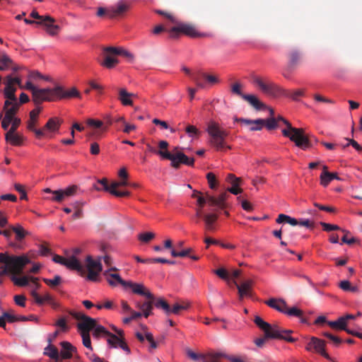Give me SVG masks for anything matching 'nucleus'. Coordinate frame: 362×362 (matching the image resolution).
<instances>
[{"label": "nucleus", "mask_w": 362, "mask_h": 362, "mask_svg": "<svg viewBox=\"0 0 362 362\" xmlns=\"http://www.w3.org/2000/svg\"><path fill=\"white\" fill-rule=\"evenodd\" d=\"M0 262L4 264L0 267V276L8 272L12 274H21L24 267L30 262V258L25 255L15 256L8 255L6 253L0 254Z\"/></svg>", "instance_id": "obj_1"}, {"label": "nucleus", "mask_w": 362, "mask_h": 362, "mask_svg": "<svg viewBox=\"0 0 362 362\" xmlns=\"http://www.w3.org/2000/svg\"><path fill=\"white\" fill-rule=\"evenodd\" d=\"M206 132L211 137V145L216 150L230 148V146H228L226 143V139L228 136V132L221 128L217 122L214 119L209 120L206 124Z\"/></svg>", "instance_id": "obj_2"}, {"label": "nucleus", "mask_w": 362, "mask_h": 362, "mask_svg": "<svg viewBox=\"0 0 362 362\" xmlns=\"http://www.w3.org/2000/svg\"><path fill=\"white\" fill-rule=\"evenodd\" d=\"M254 322L264 332L267 339H282L290 342L296 341L294 338L289 336L292 332L291 330L281 329L276 325H270L259 316L255 317Z\"/></svg>", "instance_id": "obj_3"}, {"label": "nucleus", "mask_w": 362, "mask_h": 362, "mask_svg": "<svg viewBox=\"0 0 362 362\" xmlns=\"http://www.w3.org/2000/svg\"><path fill=\"white\" fill-rule=\"evenodd\" d=\"M284 123L287 126L286 129H282L284 136L289 138L296 146L303 150H306L311 146L308 136L305 134L303 128L293 127L287 120H284Z\"/></svg>", "instance_id": "obj_4"}, {"label": "nucleus", "mask_w": 362, "mask_h": 362, "mask_svg": "<svg viewBox=\"0 0 362 362\" xmlns=\"http://www.w3.org/2000/svg\"><path fill=\"white\" fill-rule=\"evenodd\" d=\"M102 259L107 266H110L112 264V258L109 255L100 257L98 259H93L90 255L86 257V267L88 272L86 276L87 280L93 282L99 281V275L103 269L100 262Z\"/></svg>", "instance_id": "obj_5"}, {"label": "nucleus", "mask_w": 362, "mask_h": 362, "mask_svg": "<svg viewBox=\"0 0 362 362\" xmlns=\"http://www.w3.org/2000/svg\"><path fill=\"white\" fill-rule=\"evenodd\" d=\"M252 83L257 86L263 93L268 96L279 98L283 95H287L284 89L269 80H264L260 77L255 76L252 79Z\"/></svg>", "instance_id": "obj_6"}, {"label": "nucleus", "mask_w": 362, "mask_h": 362, "mask_svg": "<svg viewBox=\"0 0 362 362\" xmlns=\"http://www.w3.org/2000/svg\"><path fill=\"white\" fill-rule=\"evenodd\" d=\"M19 105L4 106V111L5 115L3 117L2 114H0V119H1V127L4 129H8L9 125H11L8 130H13L16 132L17 128L21 123L20 118L16 116V114L18 110Z\"/></svg>", "instance_id": "obj_7"}, {"label": "nucleus", "mask_w": 362, "mask_h": 362, "mask_svg": "<svg viewBox=\"0 0 362 362\" xmlns=\"http://www.w3.org/2000/svg\"><path fill=\"white\" fill-rule=\"evenodd\" d=\"M32 93L33 101L38 105L42 102H52L58 100L57 86L50 88H40L38 87H29Z\"/></svg>", "instance_id": "obj_8"}, {"label": "nucleus", "mask_w": 362, "mask_h": 362, "mask_svg": "<svg viewBox=\"0 0 362 362\" xmlns=\"http://www.w3.org/2000/svg\"><path fill=\"white\" fill-rule=\"evenodd\" d=\"M62 124V120L60 118L51 117L42 129L35 131V136L38 139H52L55 134L59 133Z\"/></svg>", "instance_id": "obj_9"}, {"label": "nucleus", "mask_w": 362, "mask_h": 362, "mask_svg": "<svg viewBox=\"0 0 362 362\" xmlns=\"http://www.w3.org/2000/svg\"><path fill=\"white\" fill-rule=\"evenodd\" d=\"M158 154L164 159H168L171 162L172 167L177 168L180 164H185L189 166L194 165V160L193 158L187 156L182 152H175L170 153L168 151H158Z\"/></svg>", "instance_id": "obj_10"}, {"label": "nucleus", "mask_w": 362, "mask_h": 362, "mask_svg": "<svg viewBox=\"0 0 362 362\" xmlns=\"http://www.w3.org/2000/svg\"><path fill=\"white\" fill-rule=\"evenodd\" d=\"M107 343L110 349L120 348L127 355L131 354V350L125 341L124 333L122 329H115V334L110 333L107 337Z\"/></svg>", "instance_id": "obj_11"}, {"label": "nucleus", "mask_w": 362, "mask_h": 362, "mask_svg": "<svg viewBox=\"0 0 362 362\" xmlns=\"http://www.w3.org/2000/svg\"><path fill=\"white\" fill-rule=\"evenodd\" d=\"M5 88L4 90V95L6 98L4 102V105L6 107L10 105H19L17 98L16 96V84L13 83L12 81V75H7L5 78Z\"/></svg>", "instance_id": "obj_12"}, {"label": "nucleus", "mask_w": 362, "mask_h": 362, "mask_svg": "<svg viewBox=\"0 0 362 362\" xmlns=\"http://www.w3.org/2000/svg\"><path fill=\"white\" fill-rule=\"evenodd\" d=\"M71 315L79 322L77 325L78 329L81 333H89L95 325V320L91 318L81 312H72Z\"/></svg>", "instance_id": "obj_13"}, {"label": "nucleus", "mask_w": 362, "mask_h": 362, "mask_svg": "<svg viewBox=\"0 0 362 362\" xmlns=\"http://www.w3.org/2000/svg\"><path fill=\"white\" fill-rule=\"evenodd\" d=\"M78 191V187L76 185H71L64 189L54 190L52 200L57 202H62L68 198L76 195Z\"/></svg>", "instance_id": "obj_14"}, {"label": "nucleus", "mask_w": 362, "mask_h": 362, "mask_svg": "<svg viewBox=\"0 0 362 362\" xmlns=\"http://www.w3.org/2000/svg\"><path fill=\"white\" fill-rule=\"evenodd\" d=\"M124 287L129 288L132 289L134 293L145 296L150 300H153L154 298L153 295L151 293V291L142 284L126 281Z\"/></svg>", "instance_id": "obj_15"}, {"label": "nucleus", "mask_w": 362, "mask_h": 362, "mask_svg": "<svg viewBox=\"0 0 362 362\" xmlns=\"http://www.w3.org/2000/svg\"><path fill=\"white\" fill-rule=\"evenodd\" d=\"M325 341L313 337L310 339V342L306 346V350L310 351L312 349H314L315 352L320 354L323 357L326 358L327 359L331 360V358L329 357V356L325 349Z\"/></svg>", "instance_id": "obj_16"}, {"label": "nucleus", "mask_w": 362, "mask_h": 362, "mask_svg": "<svg viewBox=\"0 0 362 362\" xmlns=\"http://www.w3.org/2000/svg\"><path fill=\"white\" fill-rule=\"evenodd\" d=\"M42 80L45 81H51L52 78L48 76L42 75L37 71H30L27 76V81L25 83V90L30 91V88L29 87H37L35 83Z\"/></svg>", "instance_id": "obj_17"}, {"label": "nucleus", "mask_w": 362, "mask_h": 362, "mask_svg": "<svg viewBox=\"0 0 362 362\" xmlns=\"http://www.w3.org/2000/svg\"><path fill=\"white\" fill-rule=\"evenodd\" d=\"M170 32H180L192 37L207 36L206 34L199 33L193 25L185 23H181L172 28Z\"/></svg>", "instance_id": "obj_18"}, {"label": "nucleus", "mask_w": 362, "mask_h": 362, "mask_svg": "<svg viewBox=\"0 0 362 362\" xmlns=\"http://www.w3.org/2000/svg\"><path fill=\"white\" fill-rule=\"evenodd\" d=\"M63 265L70 270L77 271L81 276L85 274L82 264L74 255L65 257Z\"/></svg>", "instance_id": "obj_19"}, {"label": "nucleus", "mask_w": 362, "mask_h": 362, "mask_svg": "<svg viewBox=\"0 0 362 362\" xmlns=\"http://www.w3.org/2000/svg\"><path fill=\"white\" fill-rule=\"evenodd\" d=\"M116 270H117V268L111 267L110 269L105 270L103 275L110 286H116L120 284L124 286L126 281H124L119 274L113 272Z\"/></svg>", "instance_id": "obj_20"}, {"label": "nucleus", "mask_w": 362, "mask_h": 362, "mask_svg": "<svg viewBox=\"0 0 362 362\" xmlns=\"http://www.w3.org/2000/svg\"><path fill=\"white\" fill-rule=\"evenodd\" d=\"M57 95L58 100L81 98V94L76 87H72L69 90H64L63 87L60 86H57Z\"/></svg>", "instance_id": "obj_21"}, {"label": "nucleus", "mask_w": 362, "mask_h": 362, "mask_svg": "<svg viewBox=\"0 0 362 362\" xmlns=\"http://www.w3.org/2000/svg\"><path fill=\"white\" fill-rule=\"evenodd\" d=\"M129 8V4L124 0L119 1L115 6L110 7L107 10V14L110 18L119 15L125 12Z\"/></svg>", "instance_id": "obj_22"}, {"label": "nucleus", "mask_w": 362, "mask_h": 362, "mask_svg": "<svg viewBox=\"0 0 362 362\" xmlns=\"http://www.w3.org/2000/svg\"><path fill=\"white\" fill-rule=\"evenodd\" d=\"M40 111V107H37L31 110L29 115V119L27 122L28 129L33 132L35 134L36 130H40V129L36 128V126L38 122V116Z\"/></svg>", "instance_id": "obj_23"}, {"label": "nucleus", "mask_w": 362, "mask_h": 362, "mask_svg": "<svg viewBox=\"0 0 362 362\" xmlns=\"http://www.w3.org/2000/svg\"><path fill=\"white\" fill-rule=\"evenodd\" d=\"M218 215L214 213H206L203 215L205 230L210 232L214 231Z\"/></svg>", "instance_id": "obj_24"}, {"label": "nucleus", "mask_w": 362, "mask_h": 362, "mask_svg": "<svg viewBox=\"0 0 362 362\" xmlns=\"http://www.w3.org/2000/svg\"><path fill=\"white\" fill-rule=\"evenodd\" d=\"M17 274H13L11 276V280L13 282V284L18 286H27L29 282L33 283L37 287L38 286L37 284V279L33 276H23L18 277L16 276Z\"/></svg>", "instance_id": "obj_25"}, {"label": "nucleus", "mask_w": 362, "mask_h": 362, "mask_svg": "<svg viewBox=\"0 0 362 362\" xmlns=\"http://www.w3.org/2000/svg\"><path fill=\"white\" fill-rule=\"evenodd\" d=\"M226 180L232 185L231 187L228 188V192L235 195L242 192V189L239 187L241 182L240 177H237L233 174H229L226 177Z\"/></svg>", "instance_id": "obj_26"}, {"label": "nucleus", "mask_w": 362, "mask_h": 362, "mask_svg": "<svg viewBox=\"0 0 362 362\" xmlns=\"http://www.w3.org/2000/svg\"><path fill=\"white\" fill-rule=\"evenodd\" d=\"M62 349L59 354V358L62 359L71 358L73 353L76 351V348L69 341H62L60 343Z\"/></svg>", "instance_id": "obj_27"}, {"label": "nucleus", "mask_w": 362, "mask_h": 362, "mask_svg": "<svg viewBox=\"0 0 362 362\" xmlns=\"http://www.w3.org/2000/svg\"><path fill=\"white\" fill-rule=\"evenodd\" d=\"M54 19L49 16H45L44 21H40L46 27L47 32L51 35H55L59 30V26L54 24Z\"/></svg>", "instance_id": "obj_28"}, {"label": "nucleus", "mask_w": 362, "mask_h": 362, "mask_svg": "<svg viewBox=\"0 0 362 362\" xmlns=\"http://www.w3.org/2000/svg\"><path fill=\"white\" fill-rule=\"evenodd\" d=\"M153 300L145 301L143 303H136V307L141 310V316L147 318L152 314L153 309Z\"/></svg>", "instance_id": "obj_29"}, {"label": "nucleus", "mask_w": 362, "mask_h": 362, "mask_svg": "<svg viewBox=\"0 0 362 362\" xmlns=\"http://www.w3.org/2000/svg\"><path fill=\"white\" fill-rule=\"evenodd\" d=\"M320 184L323 187H327L333 180H340L337 173H329L328 171H322L320 176Z\"/></svg>", "instance_id": "obj_30"}, {"label": "nucleus", "mask_w": 362, "mask_h": 362, "mask_svg": "<svg viewBox=\"0 0 362 362\" xmlns=\"http://www.w3.org/2000/svg\"><path fill=\"white\" fill-rule=\"evenodd\" d=\"M52 339L48 338L49 344L44 349V354L50 358L58 361L59 360V354L56 347L52 345Z\"/></svg>", "instance_id": "obj_31"}, {"label": "nucleus", "mask_w": 362, "mask_h": 362, "mask_svg": "<svg viewBox=\"0 0 362 362\" xmlns=\"http://www.w3.org/2000/svg\"><path fill=\"white\" fill-rule=\"evenodd\" d=\"M31 295L34 299V301L38 305H42L44 303H52V297L48 293H45L42 296H40L36 291H32Z\"/></svg>", "instance_id": "obj_32"}, {"label": "nucleus", "mask_w": 362, "mask_h": 362, "mask_svg": "<svg viewBox=\"0 0 362 362\" xmlns=\"http://www.w3.org/2000/svg\"><path fill=\"white\" fill-rule=\"evenodd\" d=\"M267 304L269 307H271L284 314V312H285L286 306H287L286 301L282 299L276 300V299L272 298L267 302Z\"/></svg>", "instance_id": "obj_33"}, {"label": "nucleus", "mask_w": 362, "mask_h": 362, "mask_svg": "<svg viewBox=\"0 0 362 362\" xmlns=\"http://www.w3.org/2000/svg\"><path fill=\"white\" fill-rule=\"evenodd\" d=\"M243 99L248 102L254 108L257 110L265 107V105L262 103L255 95L245 94V95H243Z\"/></svg>", "instance_id": "obj_34"}, {"label": "nucleus", "mask_w": 362, "mask_h": 362, "mask_svg": "<svg viewBox=\"0 0 362 362\" xmlns=\"http://www.w3.org/2000/svg\"><path fill=\"white\" fill-rule=\"evenodd\" d=\"M252 280H247L243 282L240 285L236 284V286L238 289V293L240 297L242 298L245 296H248L250 295V290L252 285Z\"/></svg>", "instance_id": "obj_35"}, {"label": "nucleus", "mask_w": 362, "mask_h": 362, "mask_svg": "<svg viewBox=\"0 0 362 362\" xmlns=\"http://www.w3.org/2000/svg\"><path fill=\"white\" fill-rule=\"evenodd\" d=\"M134 95V94L127 92L124 88H122L119 91V99L123 105H132V97Z\"/></svg>", "instance_id": "obj_36"}, {"label": "nucleus", "mask_w": 362, "mask_h": 362, "mask_svg": "<svg viewBox=\"0 0 362 362\" xmlns=\"http://www.w3.org/2000/svg\"><path fill=\"white\" fill-rule=\"evenodd\" d=\"M6 141L11 145L18 146L21 143V139L19 135L13 130H8L5 135Z\"/></svg>", "instance_id": "obj_37"}, {"label": "nucleus", "mask_w": 362, "mask_h": 362, "mask_svg": "<svg viewBox=\"0 0 362 362\" xmlns=\"http://www.w3.org/2000/svg\"><path fill=\"white\" fill-rule=\"evenodd\" d=\"M13 64V62L8 55L5 53L0 54V71L8 70Z\"/></svg>", "instance_id": "obj_38"}, {"label": "nucleus", "mask_w": 362, "mask_h": 362, "mask_svg": "<svg viewBox=\"0 0 362 362\" xmlns=\"http://www.w3.org/2000/svg\"><path fill=\"white\" fill-rule=\"evenodd\" d=\"M93 330V335L95 337H100L102 336L108 337L111 332H110L105 327L97 325L96 322H95V325L92 329Z\"/></svg>", "instance_id": "obj_39"}, {"label": "nucleus", "mask_w": 362, "mask_h": 362, "mask_svg": "<svg viewBox=\"0 0 362 362\" xmlns=\"http://www.w3.org/2000/svg\"><path fill=\"white\" fill-rule=\"evenodd\" d=\"M276 221L278 223L286 222L293 226H297L298 224V221L297 219L284 214H279Z\"/></svg>", "instance_id": "obj_40"}, {"label": "nucleus", "mask_w": 362, "mask_h": 362, "mask_svg": "<svg viewBox=\"0 0 362 362\" xmlns=\"http://www.w3.org/2000/svg\"><path fill=\"white\" fill-rule=\"evenodd\" d=\"M189 306L190 303L189 302H183L181 304L175 303L173 305V308H170V314L179 315L182 310H187Z\"/></svg>", "instance_id": "obj_41"}, {"label": "nucleus", "mask_w": 362, "mask_h": 362, "mask_svg": "<svg viewBox=\"0 0 362 362\" xmlns=\"http://www.w3.org/2000/svg\"><path fill=\"white\" fill-rule=\"evenodd\" d=\"M228 194L226 192H223L218 197H215L214 202V206L220 209H223L226 204V200L227 199Z\"/></svg>", "instance_id": "obj_42"}, {"label": "nucleus", "mask_w": 362, "mask_h": 362, "mask_svg": "<svg viewBox=\"0 0 362 362\" xmlns=\"http://www.w3.org/2000/svg\"><path fill=\"white\" fill-rule=\"evenodd\" d=\"M327 324L332 328L340 330L346 329V324L344 323V319L341 318V317L335 321L327 322Z\"/></svg>", "instance_id": "obj_43"}, {"label": "nucleus", "mask_w": 362, "mask_h": 362, "mask_svg": "<svg viewBox=\"0 0 362 362\" xmlns=\"http://www.w3.org/2000/svg\"><path fill=\"white\" fill-rule=\"evenodd\" d=\"M284 314H286L288 316H293V317H297L300 318L303 317V312L302 310L298 308L296 306L292 307L291 308H288V306H286Z\"/></svg>", "instance_id": "obj_44"}, {"label": "nucleus", "mask_w": 362, "mask_h": 362, "mask_svg": "<svg viewBox=\"0 0 362 362\" xmlns=\"http://www.w3.org/2000/svg\"><path fill=\"white\" fill-rule=\"evenodd\" d=\"M118 63V61L116 58L110 57L109 55L105 56L104 61L101 63L102 66L107 68L112 69L115 64Z\"/></svg>", "instance_id": "obj_45"}, {"label": "nucleus", "mask_w": 362, "mask_h": 362, "mask_svg": "<svg viewBox=\"0 0 362 362\" xmlns=\"http://www.w3.org/2000/svg\"><path fill=\"white\" fill-rule=\"evenodd\" d=\"M265 119H257L253 121L252 124L249 127L250 131H259L264 127Z\"/></svg>", "instance_id": "obj_46"}, {"label": "nucleus", "mask_w": 362, "mask_h": 362, "mask_svg": "<svg viewBox=\"0 0 362 362\" xmlns=\"http://www.w3.org/2000/svg\"><path fill=\"white\" fill-rule=\"evenodd\" d=\"M155 238V233L153 232L142 233L138 235V239L142 243H148Z\"/></svg>", "instance_id": "obj_47"}, {"label": "nucleus", "mask_w": 362, "mask_h": 362, "mask_svg": "<svg viewBox=\"0 0 362 362\" xmlns=\"http://www.w3.org/2000/svg\"><path fill=\"white\" fill-rule=\"evenodd\" d=\"M155 306L158 308H161L167 315L170 314V308L169 305L163 299H158L155 303Z\"/></svg>", "instance_id": "obj_48"}, {"label": "nucleus", "mask_w": 362, "mask_h": 362, "mask_svg": "<svg viewBox=\"0 0 362 362\" xmlns=\"http://www.w3.org/2000/svg\"><path fill=\"white\" fill-rule=\"evenodd\" d=\"M93 188L97 191L104 189L109 192L110 186L107 185V180L102 179L98 180L97 183L93 185Z\"/></svg>", "instance_id": "obj_49"}, {"label": "nucleus", "mask_w": 362, "mask_h": 362, "mask_svg": "<svg viewBox=\"0 0 362 362\" xmlns=\"http://www.w3.org/2000/svg\"><path fill=\"white\" fill-rule=\"evenodd\" d=\"M192 249L189 247L181 250L180 252H176L174 249L171 250V255L174 257H183L189 255L192 252Z\"/></svg>", "instance_id": "obj_50"}, {"label": "nucleus", "mask_w": 362, "mask_h": 362, "mask_svg": "<svg viewBox=\"0 0 362 362\" xmlns=\"http://www.w3.org/2000/svg\"><path fill=\"white\" fill-rule=\"evenodd\" d=\"M12 230H13V232H15V233L16 234V239L18 240H21V239H23L25 235V230L23 228V227L20 225H17L16 226H13L12 227Z\"/></svg>", "instance_id": "obj_51"}, {"label": "nucleus", "mask_w": 362, "mask_h": 362, "mask_svg": "<svg viewBox=\"0 0 362 362\" xmlns=\"http://www.w3.org/2000/svg\"><path fill=\"white\" fill-rule=\"evenodd\" d=\"M44 282L51 287L56 286L61 283V277L56 275L53 279H44Z\"/></svg>", "instance_id": "obj_52"}, {"label": "nucleus", "mask_w": 362, "mask_h": 362, "mask_svg": "<svg viewBox=\"0 0 362 362\" xmlns=\"http://www.w3.org/2000/svg\"><path fill=\"white\" fill-rule=\"evenodd\" d=\"M82 339H83V344L84 346H86L89 350L92 351L93 348L91 346V341L89 333H81Z\"/></svg>", "instance_id": "obj_53"}, {"label": "nucleus", "mask_w": 362, "mask_h": 362, "mask_svg": "<svg viewBox=\"0 0 362 362\" xmlns=\"http://www.w3.org/2000/svg\"><path fill=\"white\" fill-rule=\"evenodd\" d=\"M186 132L190 137H195L200 134V131L193 125H189L186 127Z\"/></svg>", "instance_id": "obj_54"}, {"label": "nucleus", "mask_w": 362, "mask_h": 362, "mask_svg": "<svg viewBox=\"0 0 362 362\" xmlns=\"http://www.w3.org/2000/svg\"><path fill=\"white\" fill-rule=\"evenodd\" d=\"M187 354L191 359H192L195 361L202 362V361L204 358V356L201 355V354H197L189 349L187 351Z\"/></svg>", "instance_id": "obj_55"}, {"label": "nucleus", "mask_w": 362, "mask_h": 362, "mask_svg": "<svg viewBox=\"0 0 362 362\" xmlns=\"http://www.w3.org/2000/svg\"><path fill=\"white\" fill-rule=\"evenodd\" d=\"M140 317H141V313L140 312L133 310L131 312V316L124 317L122 321L123 323L128 324L131 321L136 320Z\"/></svg>", "instance_id": "obj_56"}, {"label": "nucleus", "mask_w": 362, "mask_h": 362, "mask_svg": "<svg viewBox=\"0 0 362 362\" xmlns=\"http://www.w3.org/2000/svg\"><path fill=\"white\" fill-rule=\"evenodd\" d=\"M55 326L60 328L61 331L62 332H66L69 329V327L66 324V320L64 317H62L59 319L56 323Z\"/></svg>", "instance_id": "obj_57"}, {"label": "nucleus", "mask_w": 362, "mask_h": 362, "mask_svg": "<svg viewBox=\"0 0 362 362\" xmlns=\"http://www.w3.org/2000/svg\"><path fill=\"white\" fill-rule=\"evenodd\" d=\"M226 358L230 362H249L245 356H226Z\"/></svg>", "instance_id": "obj_58"}, {"label": "nucleus", "mask_w": 362, "mask_h": 362, "mask_svg": "<svg viewBox=\"0 0 362 362\" xmlns=\"http://www.w3.org/2000/svg\"><path fill=\"white\" fill-rule=\"evenodd\" d=\"M231 91L233 93L240 95L243 98V94L241 91V84L239 83H235L231 86Z\"/></svg>", "instance_id": "obj_59"}, {"label": "nucleus", "mask_w": 362, "mask_h": 362, "mask_svg": "<svg viewBox=\"0 0 362 362\" xmlns=\"http://www.w3.org/2000/svg\"><path fill=\"white\" fill-rule=\"evenodd\" d=\"M320 225L322 226L323 230L325 231H331L335 230H339L340 228L337 225L327 223L325 222H320Z\"/></svg>", "instance_id": "obj_60"}, {"label": "nucleus", "mask_w": 362, "mask_h": 362, "mask_svg": "<svg viewBox=\"0 0 362 362\" xmlns=\"http://www.w3.org/2000/svg\"><path fill=\"white\" fill-rule=\"evenodd\" d=\"M88 84L92 89L98 91L100 93H103L104 87L101 84L97 83L95 81L90 80L88 81Z\"/></svg>", "instance_id": "obj_61"}, {"label": "nucleus", "mask_w": 362, "mask_h": 362, "mask_svg": "<svg viewBox=\"0 0 362 362\" xmlns=\"http://www.w3.org/2000/svg\"><path fill=\"white\" fill-rule=\"evenodd\" d=\"M14 188L16 191H18L21 194V199H27V194L26 192L23 188V186L21 184L16 183L14 185Z\"/></svg>", "instance_id": "obj_62"}, {"label": "nucleus", "mask_w": 362, "mask_h": 362, "mask_svg": "<svg viewBox=\"0 0 362 362\" xmlns=\"http://www.w3.org/2000/svg\"><path fill=\"white\" fill-rule=\"evenodd\" d=\"M206 178L211 189H214L216 187V176L212 173H209L206 175Z\"/></svg>", "instance_id": "obj_63"}, {"label": "nucleus", "mask_w": 362, "mask_h": 362, "mask_svg": "<svg viewBox=\"0 0 362 362\" xmlns=\"http://www.w3.org/2000/svg\"><path fill=\"white\" fill-rule=\"evenodd\" d=\"M264 126L268 129H274L277 126L276 120L274 117H272V118H269L268 119H266L265 120Z\"/></svg>", "instance_id": "obj_64"}]
</instances>
